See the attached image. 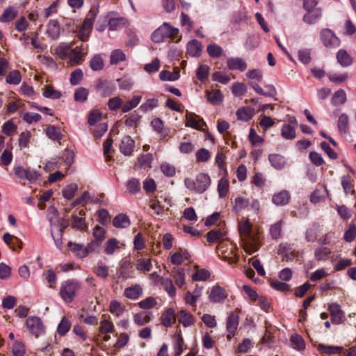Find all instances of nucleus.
<instances>
[{"label": "nucleus", "mask_w": 356, "mask_h": 356, "mask_svg": "<svg viewBox=\"0 0 356 356\" xmlns=\"http://www.w3.org/2000/svg\"><path fill=\"white\" fill-rule=\"evenodd\" d=\"M238 231L245 252L248 254L257 252L259 247V239L257 236L252 233V225L248 220L239 223Z\"/></svg>", "instance_id": "nucleus-1"}, {"label": "nucleus", "mask_w": 356, "mask_h": 356, "mask_svg": "<svg viewBox=\"0 0 356 356\" xmlns=\"http://www.w3.org/2000/svg\"><path fill=\"white\" fill-rule=\"evenodd\" d=\"M184 184L190 191L196 193H202L211 185V179L207 174L200 173L196 176L195 180L191 178H186Z\"/></svg>", "instance_id": "nucleus-2"}, {"label": "nucleus", "mask_w": 356, "mask_h": 356, "mask_svg": "<svg viewBox=\"0 0 356 356\" xmlns=\"http://www.w3.org/2000/svg\"><path fill=\"white\" fill-rule=\"evenodd\" d=\"M80 288L81 285L78 282L69 280L61 284L59 294L65 302H70Z\"/></svg>", "instance_id": "nucleus-3"}, {"label": "nucleus", "mask_w": 356, "mask_h": 356, "mask_svg": "<svg viewBox=\"0 0 356 356\" xmlns=\"http://www.w3.org/2000/svg\"><path fill=\"white\" fill-rule=\"evenodd\" d=\"M99 9V2L97 6H93L88 12L85 20L83 22L79 31V36L83 41L86 40L89 36L90 32L92 28V24L97 17Z\"/></svg>", "instance_id": "nucleus-4"}, {"label": "nucleus", "mask_w": 356, "mask_h": 356, "mask_svg": "<svg viewBox=\"0 0 356 356\" xmlns=\"http://www.w3.org/2000/svg\"><path fill=\"white\" fill-rule=\"evenodd\" d=\"M236 249L232 244H226L224 242H220L217 245L218 255L229 264H236L238 261Z\"/></svg>", "instance_id": "nucleus-5"}, {"label": "nucleus", "mask_w": 356, "mask_h": 356, "mask_svg": "<svg viewBox=\"0 0 356 356\" xmlns=\"http://www.w3.org/2000/svg\"><path fill=\"white\" fill-rule=\"evenodd\" d=\"M49 220L51 227V230H55L58 233L62 234L64 230L69 226L68 220L58 218V211L54 207H51L48 209Z\"/></svg>", "instance_id": "nucleus-6"}, {"label": "nucleus", "mask_w": 356, "mask_h": 356, "mask_svg": "<svg viewBox=\"0 0 356 356\" xmlns=\"http://www.w3.org/2000/svg\"><path fill=\"white\" fill-rule=\"evenodd\" d=\"M320 38L323 44L327 48H337L341 44L340 39L330 29H322L320 32Z\"/></svg>", "instance_id": "nucleus-7"}, {"label": "nucleus", "mask_w": 356, "mask_h": 356, "mask_svg": "<svg viewBox=\"0 0 356 356\" xmlns=\"http://www.w3.org/2000/svg\"><path fill=\"white\" fill-rule=\"evenodd\" d=\"M29 332L36 338L44 333V326L39 317L29 316L26 321Z\"/></svg>", "instance_id": "nucleus-8"}, {"label": "nucleus", "mask_w": 356, "mask_h": 356, "mask_svg": "<svg viewBox=\"0 0 356 356\" xmlns=\"http://www.w3.org/2000/svg\"><path fill=\"white\" fill-rule=\"evenodd\" d=\"M115 86L113 83L99 79L95 85L97 92L104 97L110 96L115 90Z\"/></svg>", "instance_id": "nucleus-9"}, {"label": "nucleus", "mask_w": 356, "mask_h": 356, "mask_svg": "<svg viewBox=\"0 0 356 356\" xmlns=\"http://www.w3.org/2000/svg\"><path fill=\"white\" fill-rule=\"evenodd\" d=\"M238 316L234 312L231 313L227 319L226 323V329L227 331V338L230 340L236 333L238 325Z\"/></svg>", "instance_id": "nucleus-10"}, {"label": "nucleus", "mask_w": 356, "mask_h": 356, "mask_svg": "<svg viewBox=\"0 0 356 356\" xmlns=\"http://www.w3.org/2000/svg\"><path fill=\"white\" fill-rule=\"evenodd\" d=\"M170 206V200L161 196L159 198L152 201L150 207L157 215H161L168 210Z\"/></svg>", "instance_id": "nucleus-11"}, {"label": "nucleus", "mask_w": 356, "mask_h": 356, "mask_svg": "<svg viewBox=\"0 0 356 356\" xmlns=\"http://www.w3.org/2000/svg\"><path fill=\"white\" fill-rule=\"evenodd\" d=\"M186 127H191L198 130H202L203 125L206 124L202 118L193 113H186Z\"/></svg>", "instance_id": "nucleus-12"}, {"label": "nucleus", "mask_w": 356, "mask_h": 356, "mask_svg": "<svg viewBox=\"0 0 356 356\" xmlns=\"http://www.w3.org/2000/svg\"><path fill=\"white\" fill-rule=\"evenodd\" d=\"M227 296V293L224 289L219 286L212 287L209 294V299L212 302H220Z\"/></svg>", "instance_id": "nucleus-13"}, {"label": "nucleus", "mask_w": 356, "mask_h": 356, "mask_svg": "<svg viewBox=\"0 0 356 356\" xmlns=\"http://www.w3.org/2000/svg\"><path fill=\"white\" fill-rule=\"evenodd\" d=\"M328 310L330 313L332 323L335 324L341 323L343 317V312L341 309L339 305L332 303L329 305Z\"/></svg>", "instance_id": "nucleus-14"}, {"label": "nucleus", "mask_w": 356, "mask_h": 356, "mask_svg": "<svg viewBox=\"0 0 356 356\" xmlns=\"http://www.w3.org/2000/svg\"><path fill=\"white\" fill-rule=\"evenodd\" d=\"M169 28L167 26V24L164 23L161 26L157 29L152 34V40L156 43L161 42L165 38H168V30Z\"/></svg>", "instance_id": "nucleus-15"}, {"label": "nucleus", "mask_w": 356, "mask_h": 356, "mask_svg": "<svg viewBox=\"0 0 356 356\" xmlns=\"http://www.w3.org/2000/svg\"><path fill=\"white\" fill-rule=\"evenodd\" d=\"M68 246L70 250L76 253V254L80 258L86 257L92 250L91 245L90 244L87 247L83 248V245L80 244L70 242L68 243Z\"/></svg>", "instance_id": "nucleus-16"}, {"label": "nucleus", "mask_w": 356, "mask_h": 356, "mask_svg": "<svg viewBox=\"0 0 356 356\" xmlns=\"http://www.w3.org/2000/svg\"><path fill=\"white\" fill-rule=\"evenodd\" d=\"M152 275H156V277L161 282V284L163 286V287L170 296L172 297L175 295L176 289L173 285L172 281L170 278L161 277L159 275H157L156 273H152Z\"/></svg>", "instance_id": "nucleus-17"}, {"label": "nucleus", "mask_w": 356, "mask_h": 356, "mask_svg": "<svg viewBox=\"0 0 356 356\" xmlns=\"http://www.w3.org/2000/svg\"><path fill=\"white\" fill-rule=\"evenodd\" d=\"M336 58L342 67L350 66L353 62L352 56L345 49H339L336 54Z\"/></svg>", "instance_id": "nucleus-18"}, {"label": "nucleus", "mask_w": 356, "mask_h": 356, "mask_svg": "<svg viewBox=\"0 0 356 356\" xmlns=\"http://www.w3.org/2000/svg\"><path fill=\"white\" fill-rule=\"evenodd\" d=\"M134 147V141L130 136L123 137L120 145V149L122 154L127 156L130 155L133 152Z\"/></svg>", "instance_id": "nucleus-19"}, {"label": "nucleus", "mask_w": 356, "mask_h": 356, "mask_svg": "<svg viewBox=\"0 0 356 356\" xmlns=\"http://www.w3.org/2000/svg\"><path fill=\"white\" fill-rule=\"evenodd\" d=\"M227 67L229 70H238L241 72L245 71L247 67L245 61L241 58H229L227 61Z\"/></svg>", "instance_id": "nucleus-20"}, {"label": "nucleus", "mask_w": 356, "mask_h": 356, "mask_svg": "<svg viewBox=\"0 0 356 356\" xmlns=\"http://www.w3.org/2000/svg\"><path fill=\"white\" fill-rule=\"evenodd\" d=\"M291 198L289 191L284 190L275 193L272 198L273 202L277 206L286 205Z\"/></svg>", "instance_id": "nucleus-21"}, {"label": "nucleus", "mask_w": 356, "mask_h": 356, "mask_svg": "<svg viewBox=\"0 0 356 356\" xmlns=\"http://www.w3.org/2000/svg\"><path fill=\"white\" fill-rule=\"evenodd\" d=\"M254 113V109L249 106H243L236 111V118L238 120L247 122L250 120Z\"/></svg>", "instance_id": "nucleus-22"}, {"label": "nucleus", "mask_w": 356, "mask_h": 356, "mask_svg": "<svg viewBox=\"0 0 356 356\" xmlns=\"http://www.w3.org/2000/svg\"><path fill=\"white\" fill-rule=\"evenodd\" d=\"M268 160L272 166L277 170L282 169L286 164L284 157L278 154H270L268 156Z\"/></svg>", "instance_id": "nucleus-23"}, {"label": "nucleus", "mask_w": 356, "mask_h": 356, "mask_svg": "<svg viewBox=\"0 0 356 356\" xmlns=\"http://www.w3.org/2000/svg\"><path fill=\"white\" fill-rule=\"evenodd\" d=\"M186 54L193 57H198L201 54L202 45L196 40H193L187 44Z\"/></svg>", "instance_id": "nucleus-24"}, {"label": "nucleus", "mask_w": 356, "mask_h": 356, "mask_svg": "<svg viewBox=\"0 0 356 356\" xmlns=\"http://www.w3.org/2000/svg\"><path fill=\"white\" fill-rule=\"evenodd\" d=\"M307 11V13L303 17V21L309 24H314L322 15V11L320 8H315Z\"/></svg>", "instance_id": "nucleus-25"}, {"label": "nucleus", "mask_w": 356, "mask_h": 356, "mask_svg": "<svg viewBox=\"0 0 356 356\" xmlns=\"http://www.w3.org/2000/svg\"><path fill=\"white\" fill-rule=\"evenodd\" d=\"M226 235V231L221 227L215 228L207 234V241L214 243L222 239Z\"/></svg>", "instance_id": "nucleus-26"}, {"label": "nucleus", "mask_w": 356, "mask_h": 356, "mask_svg": "<svg viewBox=\"0 0 356 356\" xmlns=\"http://www.w3.org/2000/svg\"><path fill=\"white\" fill-rule=\"evenodd\" d=\"M177 318L179 323L184 327H188L194 323V318L189 312L181 309L177 314Z\"/></svg>", "instance_id": "nucleus-27"}, {"label": "nucleus", "mask_w": 356, "mask_h": 356, "mask_svg": "<svg viewBox=\"0 0 356 356\" xmlns=\"http://www.w3.org/2000/svg\"><path fill=\"white\" fill-rule=\"evenodd\" d=\"M47 33L52 39H56L60 34L59 24L56 19H51L47 24Z\"/></svg>", "instance_id": "nucleus-28"}, {"label": "nucleus", "mask_w": 356, "mask_h": 356, "mask_svg": "<svg viewBox=\"0 0 356 356\" xmlns=\"http://www.w3.org/2000/svg\"><path fill=\"white\" fill-rule=\"evenodd\" d=\"M113 225L118 228H127L130 225L129 218L124 213L118 214L113 218Z\"/></svg>", "instance_id": "nucleus-29"}, {"label": "nucleus", "mask_w": 356, "mask_h": 356, "mask_svg": "<svg viewBox=\"0 0 356 356\" xmlns=\"http://www.w3.org/2000/svg\"><path fill=\"white\" fill-rule=\"evenodd\" d=\"M207 101L212 104L216 105L222 101L223 96L219 90H213L206 92Z\"/></svg>", "instance_id": "nucleus-30"}, {"label": "nucleus", "mask_w": 356, "mask_h": 356, "mask_svg": "<svg viewBox=\"0 0 356 356\" xmlns=\"http://www.w3.org/2000/svg\"><path fill=\"white\" fill-rule=\"evenodd\" d=\"M151 312H140L134 316V321L138 325H144L148 323L152 319Z\"/></svg>", "instance_id": "nucleus-31"}, {"label": "nucleus", "mask_w": 356, "mask_h": 356, "mask_svg": "<svg viewBox=\"0 0 356 356\" xmlns=\"http://www.w3.org/2000/svg\"><path fill=\"white\" fill-rule=\"evenodd\" d=\"M161 318L163 325L165 327L171 326L176 320L175 310L172 308L168 309L164 314H163Z\"/></svg>", "instance_id": "nucleus-32"}, {"label": "nucleus", "mask_w": 356, "mask_h": 356, "mask_svg": "<svg viewBox=\"0 0 356 356\" xmlns=\"http://www.w3.org/2000/svg\"><path fill=\"white\" fill-rule=\"evenodd\" d=\"M282 136L286 140H293L296 138V128L291 124H285L282 127Z\"/></svg>", "instance_id": "nucleus-33"}, {"label": "nucleus", "mask_w": 356, "mask_h": 356, "mask_svg": "<svg viewBox=\"0 0 356 356\" xmlns=\"http://www.w3.org/2000/svg\"><path fill=\"white\" fill-rule=\"evenodd\" d=\"M249 84L255 90V92L259 95L271 97L275 93V89L272 86H266L268 91L266 92L255 82L250 81Z\"/></svg>", "instance_id": "nucleus-34"}, {"label": "nucleus", "mask_w": 356, "mask_h": 356, "mask_svg": "<svg viewBox=\"0 0 356 356\" xmlns=\"http://www.w3.org/2000/svg\"><path fill=\"white\" fill-rule=\"evenodd\" d=\"M142 97L140 95H134L133 98L125 102L122 107V113H127L131 109L136 108L140 102Z\"/></svg>", "instance_id": "nucleus-35"}, {"label": "nucleus", "mask_w": 356, "mask_h": 356, "mask_svg": "<svg viewBox=\"0 0 356 356\" xmlns=\"http://www.w3.org/2000/svg\"><path fill=\"white\" fill-rule=\"evenodd\" d=\"M68 58H70V64L72 65L79 64L82 60L81 49L79 47H76L74 49L71 48Z\"/></svg>", "instance_id": "nucleus-36"}, {"label": "nucleus", "mask_w": 356, "mask_h": 356, "mask_svg": "<svg viewBox=\"0 0 356 356\" xmlns=\"http://www.w3.org/2000/svg\"><path fill=\"white\" fill-rule=\"evenodd\" d=\"M172 272L176 284L181 288L185 283V273L184 269L174 268Z\"/></svg>", "instance_id": "nucleus-37"}, {"label": "nucleus", "mask_w": 356, "mask_h": 356, "mask_svg": "<svg viewBox=\"0 0 356 356\" xmlns=\"http://www.w3.org/2000/svg\"><path fill=\"white\" fill-rule=\"evenodd\" d=\"M348 116L343 113L339 117L337 127L341 134H345L348 130Z\"/></svg>", "instance_id": "nucleus-38"}, {"label": "nucleus", "mask_w": 356, "mask_h": 356, "mask_svg": "<svg viewBox=\"0 0 356 356\" xmlns=\"http://www.w3.org/2000/svg\"><path fill=\"white\" fill-rule=\"evenodd\" d=\"M93 271L97 277L103 280H106L108 276V267L101 261L97 263Z\"/></svg>", "instance_id": "nucleus-39"}, {"label": "nucleus", "mask_w": 356, "mask_h": 356, "mask_svg": "<svg viewBox=\"0 0 356 356\" xmlns=\"http://www.w3.org/2000/svg\"><path fill=\"white\" fill-rule=\"evenodd\" d=\"M71 46L61 44L55 49L56 54L62 60L68 58Z\"/></svg>", "instance_id": "nucleus-40"}, {"label": "nucleus", "mask_w": 356, "mask_h": 356, "mask_svg": "<svg viewBox=\"0 0 356 356\" xmlns=\"http://www.w3.org/2000/svg\"><path fill=\"white\" fill-rule=\"evenodd\" d=\"M126 59V55L121 49H115L112 51L110 57V63L112 65H116Z\"/></svg>", "instance_id": "nucleus-41"}, {"label": "nucleus", "mask_w": 356, "mask_h": 356, "mask_svg": "<svg viewBox=\"0 0 356 356\" xmlns=\"http://www.w3.org/2000/svg\"><path fill=\"white\" fill-rule=\"evenodd\" d=\"M142 293V289L140 286L135 285L133 287H129L124 290V296L130 299L138 298Z\"/></svg>", "instance_id": "nucleus-42"}, {"label": "nucleus", "mask_w": 356, "mask_h": 356, "mask_svg": "<svg viewBox=\"0 0 356 356\" xmlns=\"http://www.w3.org/2000/svg\"><path fill=\"white\" fill-rule=\"evenodd\" d=\"M102 119V113L99 109L92 110L88 117V122L89 125L93 126Z\"/></svg>", "instance_id": "nucleus-43"}, {"label": "nucleus", "mask_w": 356, "mask_h": 356, "mask_svg": "<svg viewBox=\"0 0 356 356\" xmlns=\"http://www.w3.org/2000/svg\"><path fill=\"white\" fill-rule=\"evenodd\" d=\"M248 204L249 201L248 199L243 197H237L234 200L233 210L236 213L241 212L242 210L245 209Z\"/></svg>", "instance_id": "nucleus-44"}, {"label": "nucleus", "mask_w": 356, "mask_h": 356, "mask_svg": "<svg viewBox=\"0 0 356 356\" xmlns=\"http://www.w3.org/2000/svg\"><path fill=\"white\" fill-rule=\"evenodd\" d=\"M109 311L111 314L118 317L123 314L124 307L118 301L112 300L110 302Z\"/></svg>", "instance_id": "nucleus-45"}, {"label": "nucleus", "mask_w": 356, "mask_h": 356, "mask_svg": "<svg viewBox=\"0 0 356 356\" xmlns=\"http://www.w3.org/2000/svg\"><path fill=\"white\" fill-rule=\"evenodd\" d=\"M89 94V91L87 88L83 87L78 88L74 92V100L79 102H85Z\"/></svg>", "instance_id": "nucleus-46"}, {"label": "nucleus", "mask_w": 356, "mask_h": 356, "mask_svg": "<svg viewBox=\"0 0 356 356\" xmlns=\"http://www.w3.org/2000/svg\"><path fill=\"white\" fill-rule=\"evenodd\" d=\"M160 169L162 173L166 177H172L176 173L175 167L168 162L162 163L160 165Z\"/></svg>", "instance_id": "nucleus-47"}, {"label": "nucleus", "mask_w": 356, "mask_h": 356, "mask_svg": "<svg viewBox=\"0 0 356 356\" xmlns=\"http://www.w3.org/2000/svg\"><path fill=\"white\" fill-rule=\"evenodd\" d=\"M22 76L18 70H13L6 76V81L9 84L17 85L21 82Z\"/></svg>", "instance_id": "nucleus-48"}, {"label": "nucleus", "mask_w": 356, "mask_h": 356, "mask_svg": "<svg viewBox=\"0 0 356 356\" xmlns=\"http://www.w3.org/2000/svg\"><path fill=\"white\" fill-rule=\"evenodd\" d=\"M152 267V265L151 259H138L136 266V269L141 272H149L151 270Z\"/></svg>", "instance_id": "nucleus-49"}, {"label": "nucleus", "mask_w": 356, "mask_h": 356, "mask_svg": "<svg viewBox=\"0 0 356 356\" xmlns=\"http://www.w3.org/2000/svg\"><path fill=\"white\" fill-rule=\"evenodd\" d=\"M127 189L131 194H135L140 191V183L138 179L131 178L127 183Z\"/></svg>", "instance_id": "nucleus-50"}, {"label": "nucleus", "mask_w": 356, "mask_h": 356, "mask_svg": "<svg viewBox=\"0 0 356 356\" xmlns=\"http://www.w3.org/2000/svg\"><path fill=\"white\" fill-rule=\"evenodd\" d=\"M346 95L343 90H339L335 92L332 98V103L334 105H340L346 102Z\"/></svg>", "instance_id": "nucleus-51"}, {"label": "nucleus", "mask_w": 356, "mask_h": 356, "mask_svg": "<svg viewBox=\"0 0 356 356\" xmlns=\"http://www.w3.org/2000/svg\"><path fill=\"white\" fill-rule=\"evenodd\" d=\"M71 327V323L69 319L66 317H63L60 323L58 324L57 332L60 336L65 335Z\"/></svg>", "instance_id": "nucleus-52"}, {"label": "nucleus", "mask_w": 356, "mask_h": 356, "mask_svg": "<svg viewBox=\"0 0 356 356\" xmlns=\"http://www.w3.org/2000/svg\"><path fill=\"white\" fill-rule=\"evenodd\" d=\"M291 341L293 348L298 350H303L305 347L304 339L298 334H293L291 335Z\"/></svg>", "instance_id": "nucleus-53"}, {"label": "nucleus", "mask_w": 356, "mask_h": 356, "mask_svg": "<svg viewBox=\"0 0 356 356\" xmlns=\"http://www.w3.org/2000/svg\"><path fill=\"white\" fill-rule=\"evenodd\" d=\"M99 330L102 334L113 333V323L107 319H104L100 322Z\"/></svg>", "instance_id": "nucleus-54"}, {"label": "nucleus", "mask_w": 356, "mask_h": 356, "mask_svg": "<svg viewBox=\"0 0 356 356\" xmlns=\"http://www.w3.org/2000/svg\"><path fill=\"white\" fill-rule=\"evenodd\" d=\"M331 254V250L327 247H319L315 250V258L317 260H325Z\"/></svg>", "instance_id": "nucleus-55"}, {"label": "nucleus", "mask_w": 356, "mask_h": 356, "mask_svg": "<svg viewBox=\"0 0 356 356\" xmlns=\"http://www.w3.org/2000/svg\"><path fill=\"white\" fill-rule=\"evenodd\" d=\"M208 54L212 58H219L222 54V49L216 44H209L207 47Z\"/></svg>", "instance_id": "nucleus-56"}, {"label": "nucleus", "mask_w": 356, "mask_h": 356, "mask_svg": "<svg viewBox=\"0 0 356 356\" xmlns=\"http://www.w3.org/2000/svg\"><path fill=\"white\" fill-rule=\"evenodd\" d=\"M43 95L47 98L59 99L61 97V92L55 90L51 86H47L43 92Z\"/></svg>", "instance_id": "nucleus-57"}, {"label": "nucleus", "mask_w": 356, "mask_h": 356, "mask_svg": "<svg viewBox=\"0 0 356 356\" xmlns=\"http://www.w3.org/2000/svg\"><path fill=\"white\" fill-rule=\"evenodd\" d=\"M83 77V71L77 68L75 70H74L70 75V83L73 86L78 85Z\"/></svg>", "instance_id": "nucleus-58"}, {"label": "nucleus", "mask_w": 356, "mask_h": 356, "mask_svg": "<svg viewBox=\"0 0 356 356\" xmlns=\"http://www.w3.org/2000/svg\"><path fill=\"white\" fill-rule=\"evenodd\" d=\"M232 91L234 96L241 97L246 92L247 87L243 83H235L232 86Z\"/></svg>", "instance_id": "nucleus-59"}, {"label": "nucleus", "mask_w": 356, "mask_h": 356, "mask_svg": "<svg viewBox=\"0 0 356 356\" xmlns=\"http://www.w3.org/2000/svg\"><path fill=\"white\" fill-rule=\"evenodd\" d=\"M282 221L280 220L270 226V234L273 238L277 239L281 236Z\"/></svg>", "instance_id": "nucleus-60"}, {"label": "nucleus", "mask_w": 356, "mask_h": 356, "mask_svg": "<svg viewBox=\"0 0 356 356\" xmlns=\"http://www.w3.org/2000/svg\"><path fill=\"white\" fill-rule=\"evenodd\" d=\"M17 15V12L13 8H8L4 10L3 13L1 16V21L8 22L12 21Z\"/></svg>", "instance_id": "nucleus-61"}, {"label": "nucleus", "mask_w": 356, "mask_h": 356, "mask_svg": "<svg viewBox=\"0 0 356 356\" xmlns=\"http://www.w3.org/2000/svg\"><path fill=\"white\" fill-rule=\"evenodd\" d=\"M90 66L92 70L95 71L102 70L104 67V62L102 57L99 55L93 56L90 60Z\"/></svg>", "instance_id": "nucleus-62"}, {"label": "nucleus", "mask_w": 356, "mask_h": 356, "mask_svg": "<svg viewBox=\"0 0 356 356\" xmlns=\"http://www.w3.org/2000/svg\"><path fill=\"white\" fill-rule=\"evenodd\" d=\"M209 73V66L207 65H201L197 70V77L200 81H204L208 78Z\"/></svg>", "instance_id": "nucleus-63"}, {"label": "nucleus", "mask_w": 356, "mask_h": 356, "mask_svg": "<svg viewBox=\"0 0 356 356\" xmlns=\"http://www.w3.org/2000/svg\"><path fill=\"white\" fill-rule=\"evenodd\" d=\"M13 353L14 356H24L25 354V348L24 343L19 341H15L13 346Z\"/></svg>", "instance_id": "nucleus-64"}]
</instances>
